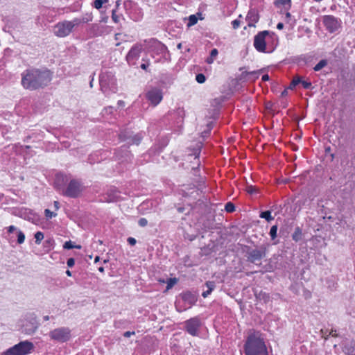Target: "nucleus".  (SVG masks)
<instances>
[{
	"instance_id": "obj_1",
	"label": "nucleus",
	"mask_w": 355,
	"mask_h": 355,
	"mask_svg": "<svg viewBox=\"0 0 355 355\" xmlns=\"http://www.w3.org/2000/svg\"><path fill=\"white\" fill-rule=\"evenodd\" d=\"M21 84L25 89L35 90L43 88L51 81L52 76L49 70L30 69L21 74Z\"/></svg>"
},
{
	"instance_id": "obj_2",
	"label": "nucleus",
	"mask_w": 355,
	"mask_h": 355,
	"mask_svg": "<svg viewBox=\"0 0 355 355\" xmlns=\"http://www.w3.org/2000/svg\"><path fill=\"white\" fill-rule=\"evenodd\" d=\"M254 47L261 53H272L278 45V37L272 31L259 32L254 37Z\"/></svg>"
},
{
	"instance_id": "obj_3",
	"label": "nucleus",
	"mask_w": 355,
	"mask_h": 355,
	"mask_svg": "<svg viewBox=\"0 0 355 355\" xmlns=\"http://www.w3.org/2000/svg\"><path fill=\"white\" fill-rule=\"evenodd\" d=\"M243 349L245 355H268L263 339L256 334L248 336Z\"/></svg>"
},
{
	"instance_id": "obj_4",
	"label": "nucleus",
	"mask_w": 355,
	"mask_h": 355,
	"mask_svg": "<svg viewBox=\"0 0 355 355\" xmlns=\"http://www.w3.org/2000/svg\"><path fill=\"white\" fill-rule=\"evenodd\" d=\"M145 48L147 51L151 54V56L155 58V55H159L160 58H157L155 62H161L162 60H166L169 55V52L166 45L159 42L155 38H150L144 40Z\"/></svg>"
},
{
	"instance_id": "obj_5",
	"label": "nucleus",
	"mask_w": 355,
	"mask_h": 355,
	"mask_svg": "<svg viewBox=\"0 0 355 355\" xmlns=\"http://www.w3.org/2000/svg\"><path fill=\"white\" fill-rule=\"evenodd\" d=\"M3 231V237L11 245L14 243L21 245L25 241L24 233L15 225L6 227Z\"/></svg>"
},
{
	"instance_id": "obj_6",
	"label": "nucleus",
	"mask_w": 355,
	"mask_h": 355,
	"mask_svg": "<svg viewBox=\"0 0 355 355\" xmlns=\"http://www.w3.org/2000/svg\"><path fill=\"white\" fill-rule=\"evenodd\" d=\"M99 85L104 94L115 92L116 79L114 74L110 71H102L99 75Z\"/></svg>"
},
{
	"instance_id": "obj_7",
	"label": "nucleus",
	"mask_w": 355,
	"mask_h": 355,
	"mask_svg": "<svg viewBox=\"0 0 355 355\" xmlns=\"http://www.w3.org/2000/svg\"><path fill=\"white\" fill-rule=\"evenodd\" d=\"M33 348V343L28 340L21 341L2 352L1 355H27Z\"/></svg>"
},
{
	"instance_id": "obj_8",
	"label": "nucleus",
	"mask_w": 355,
	"mask_h": 355,
	"mask_svg": "<svg viewBox=\"0 0 355 355\" xmlns=\"http://www.w3.org/2000/svg\"><path fill=\"white\" fill-rule=\"evenodd\" d=\"M49 336L54 342L64 343L71 339V331L69 327H58L50 331Z\"/></svg>"
},
{
	"instance_id": "obj_9",
	"label": "nucleus",
	"mask_w": 355,
	"mask_h": 355,
	"mask_svg": "<svg viewBox=\"0 0 355 355\" xmlns=\"http://www.w3.org/2000/svg\"><path fill=\"white\" fill-rule=\"evenodd\" d=\"M84 190L81 181L72 179L69 182L66 189L62 191L64 196L76 198H78Z\"/></svg>"
},
{
	"instance_id": "obj_10",
	"label": "nucleus",
	"mask_w": 355,
	"mask_h": 355,
	"mask_svg": "<svg viewBox=\"0 0 355 355\" xmlns=\"http://www.w3.org/2000/svg\"><path fill=\"white\" fill-rule=\"evenodd\" d=\"M245 252L248 261L250 263H256L261 261L266 257V249L263 247L260 248H251L249 246L245 247Z\"/></svg>"
},
{
	"instance_id": "obj_11",
	"label": "nucleus",
	"mask_w": 355,
	"mask_h": 355,
	"mask_svg": "<svg viewBox=\"0 0 355 355\" xmlns=\"http://www.w3.org/2000/svg\"><path fill=\"white\" fill-rule=\"evenodd\" d=\"M38 326L36 318L33 315H30L23 320L21 330L25 334L31 335L35 332Z\"/></svg>"
},
{
	"instance_id": "obj_12",
	"label": "nucleus",
	"mask_w": 355,
	"mask_h": 355,
	"mask_svg": "<svg viewBox=\"0 0 355 355\" xmlns=\"http://www.w3.org/2000/svg\"><path fill=\"white\" fill-rule=\"evenodd\" d=\"M322 22L326 29L331 33L337 31L341 27L342 24L340 19L334 15H324Z\"/></svg>"
},
{
	"instance_id": "obj_13",
	"label": "nucleus",
	"mask_w": 355,
	"mask_h": 355,
	"mask_svg": "<svg viewBox=\"0 0 355 355\" xmlns=\"http://www.w3.org/2000/svg\"><path fill=\"white\" fill-rule=\"evenodd\" d=\"M201 325L202 323L200 318L194 317L184 322V329L191 336H198Z\"/></svg>"
},
{
	"instance_id": "obj_14",
	"label": "nucleus",
	"mask_w": 355,
	"mask_h": 355,
	"mask_svg": "<svg viewBox=\"0 0 355 355\" xmlns=\"http://www.w3.org/2000/svg\"><path fill=\"white\" fill-rule=\"evenodd\" d=\"M143 49V45L139 43H136L131 47L125 57L129 65L133 66L136 64V61L140 57Z\"/></svg>"
},
{
	"instance_id": "obj_15",
	"label": "nucleus",
	"mask_w": 355,
	"mask_h": 355,
	"mask_svg": "<svg viewBox=\"0 0 355 355\" xmlns=\"http://www.w3.org/2000/svg\"><path fill=\"white\" fill-rule=\"evenodd\" d=\"M144 132H139L136 134L122 132L120 134L121 140L126 141L128 145H139L144 138Z\"/></svg>"
},
{
	"instance_id": "obj_16",
	"label": "nucleus",
	"mask_w": 355,
	"mask_h": 355,
	"mask_svg": "<svg viewBox=\"0 0 355 355\" xmlns=\"http://www.w3.org/2000/svg\"><path fill=\"white\" fill-rule=\"evenodd\" d=\"M72 32L69 21H64L58 23L54 27V33L56 36L64 37L69 35Z\"/></svg>"
},
{
	"instance_id": "obj_17",
	"label": "nucleus",
	"mask_w": 355,
	"mask_h": 355,
	"mask_svg": "<svg viewBox=\"0 0 355 355\" xmlns=\"http://www.w3.org/2000/svg\"><path fill=\"white\" fill-rule=\"evenodd\" d=\"M146 98L155 107L157 106L163 98L162 89L159 88H152L146 94Z\"/></svg>"
},
{
	"instance_id": "obj_18",
	"label": "nucleus",
	"mask_w": 355,
	"mask_h": 355,
	"mask_svg": "<svg viewBox=\"0 0 355 355\" xmlns=\"http://www.w3.org/2000/svg\"><path fill=\"white\" fill-rule=\"evenodd\" d=\"M343 352L347 355H355V340L345 339L340 344Z\"/></svg>"
},
{
	"instance_id": "obj_19",
	"label": "nucleus",
	"mask_w": 355,
	"mask_h": 355,
	"mask_svg": "<svg viewBox=\"0 0 355 355\" xmlns=\"http://www.w3.org/2000/svg\"><path fill=\"white\" fill-rule=\"evenodd\" d=\"M105 200L108 202H116L120 198L119 191L114 187L107 189L105 193Z\"/></svg>"
},
{
	"instance_id": "obj_20",
	"label": "nucleus",
	"mask_w": 355,
	"mask_h": 355,
	"mask_svg": "<svg viewBox=\"0 0 355 355\" xmlns=\"http://www.w3.org/2000/svg\"><path fill=\"white\" fill-rule=\"evenodd\" d=\"M259 73L260 71H243L241 78L254 81L259 78Z\"/></svg>"
},
{
	"instance_id": "obj_21",
	"label": "nucleus",
	"mask_w": 355,
	"mask_h": 355,
	"mask_svg": "<svg viewBox=\"0 0 355 355\" xmlns=\"http://www.w3.org/2000/svg\"><path fill=\"white\" fill-rule=\"evenodd\" d=\"M246 20L248 21V25L249 26H254V24L259 20V16L254 12L250 11L248 13V15L246 17Z\"/></svg>"
},
{
	"instance_id": "obj_22",
	"label": "nucleus",
	"mask_w": 355,
	"mask_h": 355,
	"mask_svg": "<svg viewBox=\"0 0 355 355\" xmlns=\"http://www.w3.org/2000/svg\"><path fill=\"white\" fill-rule=\"evenodd\" d=\"M215 282L212 281H208L205 283V287L207 288L206 291H204L202 293V296L204 298L208 297L209 295L211 294L212 291L215 288Z\"/></svg>"
},
{
	"instance_id": "obj_23",
	"label": "nucleus",
	"mask_w": 355,
	"mask_h": 355,
	"mask_svg": "<svg viewBox=\"0 0 355 355\" xmlns=\"http://www.w3.org/2000/svg\"><path fill=\"white\" fill-rule=\"evenodd\" d=\"M276 7H282L288 10L291 7V0H275L274 2Z\"/></svg>"
},
{
	"instance_id": "obj_24",
	"label": "nucleus",
	"mask_w": 355,
	"mask_h": 355,
	"mask_svg": "<svg viewBox=\"0 0 355 355\" xmlns=\"http://www.w3.org/2000/svg\"><path fill=\"white\" fill-rule=\"evenodd\" d=\"M24 218L28 221H31L33 223H35V221L39 219L38 215L33 213L31 210H27L26 209L24 211Z\"/></svg>"
},
{
	"instance_id": "obj_25",
	"label": "nucleus",
	"mask_w": 355,
	"mask_h": 355,
	"mask_svg": "<svg viewBox=\"0 0 355 355\" xmlns=\"http://www.w3.org/2000/svg\"><path fill=\"white\" fill-rule=\"evenodd\" d=\"M201 148H202V144L200 143V144H198L197 148L195 149V150H194V153H193V155L194 156V159H196L197 161L196 163H197L198 166L197 167H193L192 168L193 170H196L200 166L199 155H200V153Z\"/></svg>"
},
{
	"instance_id": "obj_26",
	"label": "nucleus",
	"mask_w": 355,
	"mask_h": 355,
	"mask_svg": "<svg viewBox=\"0 0 355 355\" xmlns=\"http://www.w3.org/2000/svg\"><path fill=\"white\" fill-rule=\"evenodd\" d=\"M218 54V51L216 49H213L211 52L209 56L206 59V62L208 64H211L214 62L216 57Z\"/></svg>"
},
{
	"instance_id": "obj_27",
	"label": "nucleus",
	"mask_w": 355,
	"mask_h": 355,
	"mask_svg": "<svg viewBox=\"0 0 355 355\" xmlns=\"http://www.w3.org/2000/svg\"><path fill=\"white\" fill-rule=\"evenodd\" d=\"M292 239L293 240H294L295 241L297 242L299 241L300 240H301L302 239V230L297 227L295 228L293 235H292Z\"/></svg>"
},
{
	"instance_id": "obj_28",
	"label": "nucleus",
	"mask_w": 355,
	"mask_h": 355,
	"mask_svg": "<svg viewBox=\"0 0 355 355\" xmlns=\"http://www.w3.org/2000/svg\"><path fill=\"white\" fill-rule=\"evenodd\" d=\"M302 79L300 76H295L293 78L291 84L288 87V89H293L298 84L301 83Z\"/></svg>"
},
{
	"instance_id": "obj_29",
	"label": "nucleus",
	"mask_w": 355,
	"mask_h": 355,
	"mask_svg": "<svg viewBox=\"0 0 355 355\" xmlns=\"http://www.w3.org/2000/svg\"><path fill=\"white\" fill-rule=\"evenodd\" d=\"M327 60H321L319 61V62L318 64H315V66L313 67V70L315 71H320V69H322L323 67H324L325 66H327Z\"/></svg>"
},
{
	"instance_id": "obj_30",
	"label": "nucleus",
	"mask_w": 355,
	"mask_h": 355,
	"mask_svg": "<svg viewBox=\"0 0 355 355\" xmlns=\"http://www.w3.org/2000/svg\"><path fill=\"white\" fill-rule=\"evenodd\" d=\"M260 217L261 218L266 219L267 221H271L274 219V218L271 216L270 211H265L260 214Z\"/></svg>"
},
{
	"instance_id": "obj_31",
	"label": "nucleus",
	"mask_w": 355,
	"mask_h": 355,
	"mask_svg": "<svg viewBox=\"0 0 355 355\" xmlns=\"http://www.w3.org/2000/svg\"><path fill=\"white\" fill-rule=\"evenodd\" d=\"M63 248L64 249H67V250H70V249H73V248L80 249L81 246L79 245H73L71 241H68L64 243Z\"/></svg>"
},
{
	"instance_id": "obj_32",
	"label": "nucleus",
	"mask_w": 355,
	"mask_h": 355,
	"mask_svg": "<svg viewBox=\"0 0 355 355\" xmlns=\"http://www.w3.org/2000/svg\"><path fill=\"white\" fill-rule=\"evenodd\" d=\"M108 2V0H94V1L93 2V4L92 6L96 8V9H101L103 6V3H107Z\"/></svg>"
},
{
	"instance_id": "obj_33",
	"label": "nucleus",
	"mask_w": 355,
	"mask_h": 355,
	"mask_svg": "<svg viewBox=\"0 0 355 355\" xmlns=\"http://www.w3.org/2000/svg\"><path fill=\"white\" fill-rule=\"evenodd\" d=\"M198 22V18L195 15L189 17L187 26L190 27L195 25Z\"/></svg>"
},
{
	"instance_id": "obj_34",
	"label": "nucleus",
	"mask_w": 355,
	"mask_h": 355,
	"mask_svg": "<svg viewBox=\"0 0 355 355\" xmlns=\"http://www.w3.org/2000/svg\"><path fill=\"white\" fill-rule=\"evenodd\" d=\"M277 229H278L277 225H273L271 227L269 234H270L272 240H275L276 239Z\"/></svg>"
},
{
	"instance_id": "obj_35",
	"label": "nucleus",
	"mask_w": 355,
	"mask_h": 355,
	"mask_svg": "<svg viewBox=\"0 0 355 355\" xmlns=\"http://www.w3.org/2000/svg\"><path fill=\"white\" fill-rule=\"evenodd\" d=\"M44 215L47 220H49L53 217L57 216V213L55 211H51L49 209H44Z\"/></svg>"
},
{
	"instance_id": "obj_36",
	"label": "nucleus",
	"mask_w": 355,
	"mask_h": 355,
	"mask_svg": "<svg viewBox=\"0 0 355 355\" xmlns=\"http://www.w3.org/2000/svg\"><path fill=\"white\" fill-rule=\"evenodd\" d=\"M121 17H123L122 15H117L116 10H112V19L114 23H119Z\"/></svg>"
},
{
	"instance_id": "obj_37",
	"label": "nucleus",
	"mask_w": 355,
	"mask_h": 355,
	"mask_svg": "<svg viewBox=\"0 0 355 355\" xmlns=\"http://www.w3.org/2000/svg\"><path fill=\"white\" fill-rule=\"evenodd\" d=\"M35 243L40 244L44 239V234L42 232H37L34 235Z\"/></svg>"
},
{
	"instance_id": "obj_38",
	"label": "nucleus",
	"mask_w": 355,
	"mask_h": 355,
	"mask_svg": "<svg viewBox=\"0 0 355 355\" xmlns=\"http://www.w3.org/2000/svg\"><path fill=\"white\" fill-rule=\"evenodd\" d=\"M178 280L176 278H169L168 279L167 282H166V289L167 290H169L171 289L176 283H177Z\"/></svg>"
},
{
	"instance_id": "obj_39",
	"label": "nucleus",
	"mask_w": 355,
	"mask_h": 355,
	"mask_svg": "<svg viewBox=\"0 0 355 355\" xmlns=\"http://www.w3.org/2000/svg\"><path fill=\"white\" fill-rule=\"evenodd\" d=\"M225 210L229 213L233 212L235 210V206L232 202H228L225 206Z\"/></svg>"
},
{
	"instance_id": "obj_40",
	"label": "nucleus",
	"mask_w": 355,
	"mask_h": 355,
	"mask_svg": "<svg viewBox=\"0 0 355 355\" xmlns=\"http://www.w3.org/2000/svg\"><path fill=\"white\" fill-rule=\"evenodd\" d=\"M69 23L71 24V28L73 30V28L75 26H78L80 24H82L81 19L80 18H74L73 20L69 21Z\"/></svg>"
},
{
	"instance_id": "obj_41",
	"label": "nucleus",
	"mask_w": 355,
	"mask_h": 355,
	"mask_svg": "<svg viewBox=\"0 0 355 355\" xmlns=\"http://www.w3.org/2000/svg\"><path fill=\"white\" fill-rule=\"evenodd\" d=\"M196 80L198 83H204L206 80L205 76L203 73H198L196 76Z\"/></svg>"
},
{
	"instance_id": "obj_42",
	"label": "nucleus",
	"mask_w": 355,
	"mask_h": 355,
	"mask_svg": "<svg viewBox=\"0 0 355 355\" xmlns=\"http://www.w3.org/2000/svg\"><path fill=\"white\" fill-rule=\"evenodd\" d=\"M182 298L184 300H189L190 302L194 301V298L191 293H185L183 294Z\"/></svg>"
},
{
	"instance_id": "obj_43",
	"label": "nucleus",
	"mask_w": 355,
	"mask_h": 355,
	"mask_svg": "<svg viewBox=\"0 0 355 355\" xmlns=\"http://www.w3.org/2000/svg\"><path fill=\"white\" fill-rule=\"evenodd\" d=\"M92 20V15L90 14H86L82 19L81 21L82 23H87L89 21H91Z\"/></svg>"
},
{
	"instance_id": "obj_44",
	"label": "nucleus",
	"mask_w": 355,
	"mask_h": 355,
	"mask_svg": "<svg viewBox=\"0 0 355 355\" xmlns=\"http://www.w3.org/2000/svg\"><path fill=\"white\" fill-rule=\"evenodd\" d=\"M301 84L302 85V87L306 89H311V83L310 81H307V80H302L301 81Z\"/></svg>"
},
{
	"instance_id": "obj_45",
	"label": "nucleus",
	"mask_w": 355,
	"mask_h": 355,
	"mask_svg": "<svg viewBox=\"0 0 355 355\" xmlns=\"http://www.w3.org/2000/svg\"><path fill=\"white\" fill-rule=\"evenodd\" d=\"M241 21L238 19H236L232 21V26L234 29H237L240 27Z\"/></svg>"
},
{
	"instance_id": "obj_46",
	"label": "nucleus",
	"mask_w": 355,
	"mask_h": 355,
	"mask_svg": "<svg viewBox=\"0 0 355 355\" xmlns=\"http://www.w3.org/2000/svg\"><path fill=\"white\" fill-rule=\"evenodd\" d=\"M147 224H148V220L145 218H141L138 220V225L140 227H146L147 225Z\"/></svg>"
},
{
	"instance_id": "obj_47",
	"label": "nucleus",
	"mask_w": 355,
	"mask_h": 355,
	"mask_svg": "<svg viewBox=\"0 0 355 355\" xmlns=\"http://www.w3.org/2000/svg\"><path fill=\"white\" fill-rule=\"evenodd\" d=\"M246 191L250 194H253L257 192V189H256V187H254L252 185H250L246 187Z\"/></svg>"
},
{
	"instance_id": "obj_48",
	"label": "nucleus",
	"mask_w": 355,
	"mask_h": 355,
	"mask_svg": "<svg viewBox=\"0 0 355 355\" xmlns=\"http://www.w3.org/2000/svg\"><path fill=\"white\" fill-rule=\"evenodd\" d=\"M67 264L68 267H69V268L73 267L75 264V259L73 258L68 259V260L67 261Z\"/></svg>"
},
{
	"instance_id": "obj_49",
	"label": "nucleus",
	"mask_w": 355,
	"mask_h": 355,
	"mask_svg": "<svg viewBox=\"0 0 355 355\" xmlns=\"http://www.w3.org/2000/svg\"><path fill=\"white\" fill-rule=\"evenodd\" d=\"M150 65L149 60H146V62H144L141 64L140 67L145 71H147L148 66Z\"/></svg>"
},
{
	"instance_id": "obj_50",
	"label": "nucleus",
	"mask_w": 355,
	"mask_h": 355,
	"mask_svg": "<svg viewBox=\"0 0 355 355\" xmlns=\"http://www.w3.org/2000/svg\"><path fill=\"white\" fill-rule=\"evenodd\" d=\"M128 243L130 245H134L136 244V239L133 237H128Z\"/></svg>"
},
{
	"instance_id": "obj_51",
	"label": "nucleus",
	"mask_w": 355,
	"mask_h": 355,
	"mask_svg": "<svg viewBox=\"0 0 355 355\" xmlns=\"http://www.w3.org/2000/svg\"><path fill=\"white\" fill-rule=\"evenodd\" d=\"M135 331H125L124 334H123V336L124 337H126V338H129L132 335H135Z\"/></svg>"
},
{
	"instance_id": "obj_52",
	"label": "nucleus",
	"mask_w": 355,
	"mask_h": 355,
	"mask_svg": "<svg viewBox=\"0 0 355 355\" xmlns=\"http://www.w3.org/2000/svg\"><path fill=\"white\" fill-rule=\"evenodd\" d=\"M328 336H335V337L338 336V335L336 334V330L331 328Z\"/></svg>"
},
{
	"instance_id": "obj_53",
	"label": "nucleus",
	"mask_w": 355,
	"mask_h": 355,
	"mask_svg": "<svg viewBox=\"0 0 355 355\" xmlns=\"http://www.w3.org/2000/svg\"><path fill=\"white\" fill-rule=\"evenodd\" d=\"M53 205L55 211H58L60 209V203L58 201H54Z\"/></svg>"
},
{
	"instance_id": "obj_54",
	"label": "nucleus",
	"mask_w": 355,
	"mask_h": 355,
	"mask_svg": "<svg viewBox=\"0 0 355 355\" xmlns=\"http://www.w3.org/2000/svg\"><path fill=\"white\" fill-rule=\"evenodd\" d=\"M261 79L263 81H268V80H269L270 77H269L268 74H264L262 76Z\"/></svg>"
},
{
	"instance_id": "obj_55",
	"label": "nucleus",
	"mask_w": 355,
	"mask_h": 355,
	"mask_svg": "<svg viewBox=\"0 0 355 355\" xmlns=\"http://www.w3.org/2000/svg\"><path fill=\"white\" fill-rule=\"evenodd\" d=\"M122 148H125V150H126L125 155H126V157H127L128 159H130V157H132V155L130 154V152H128V151L127 150V147H125V146H123Z\"/></svg>"
},
{
	"instance_id": "obj_56",
	"label": "nucleus",
	"mask_w": 355,
	"mask_h": 355,
	"mask_svg": "<svg viewBox=\"0 0 355 355\" xmlns=\"http://www.w3.org/2000/svg\"><path fill=\"white\" fill-rule=\"evenodd\" d=\"M113 110H114V107L112 106L105 108V110L106 111V112H109V113H112Z\"/></svg>"
},
{
	"instance_id": "obj_57",
	"label": "nucleus",
	"mask_w": 355,
	"mask_h": 355,
	"mask_svg": "<svg viewBox=\"0 0 355 355\" xmlns=\"http://www.w3.org/2000/svg\"><path fill=\"white\" fill-rule=\"evenodd\" d=\"M283 28H284V24L283 23L279 22V23L277 24V29L282 30V29H283Z\"/></svg>"
},
{
	"instance_id": "obj_58",
	"label": "nucleus",
	"mask_w": 355,
	"mask_h": 355,
	"mask_svg": "<svg viewBox=\"0 0 355 355\" xmlns=\"http://www.w3.org/2000/svg\"><path fill=\"white\" fill-rule=\"evenodd\" d=\"M117 104H118V105H119V106H120V107H123V106L125 105V103H124V101H122V100H119V101H118Z\"/></svg>"
},
{
	"instance_id": "obj_59",
	"label": "nucleus",
	"mask_w": 355,
	"mask_h": 355,
	"mask_svg": "<svg viewBox=\"0 0 355 355\" xmlns=\"http://www.w3.org/2000/svg\"><path fill=\"white\" fill-rule=\"evenodd\" d=\"M92 28L94 31L98 30V29L99 28V25H98V24H92Z\"/></svg>"
},
{
	"instance_id": "obj_60",
	"label": "nucleus",
	"mask_w": 355,
	"mask_h": 355,
	"mask_svg": "<svg viewBox=\"0 0 355 355\" xmlns=\"http://www.w3.org/2000/svg\"><path fill=\"white\" fill-rule=\"evenodd\" d=\"M288 94V91H287V89H285L284 91H282V94H281V96H286Z\"/></svg>"
},
{
	"instance_id": "obj_61",
	"label": "nucleus",
	"mask_w": 355,
	"mask_h": 355,
	"mask_svg": "<svg viewBox=\"0 0 355 355\" xmlns=\"http://www.w3.org/2000/svg\"><path fill=\"white\" fill-rule=\"evenodd\" d=\"M56 178H57V180H59L60 178H62V180H64V175H62H62H58Z\"/></svg>"
},
{
	"instance_id": "obj_62",
	"label": "nucleus",
	"mask_w": 355,
	"mask_h": 355,
	"mask_svg": "<svg viewBox=\"0 0 355 355\" xmlns=\"http://www.w3.org/2000/svg\"><path fill=\"white\" fill-rule=\"evenodd\" d=\"M141 18V15H138L137 17H134L133 19L135 21H139V20H140Z\"/></svg>"
},
{
	"instance_id": "obj_63",
	"label": "nucleus",
	"mask_w": 355,
	"mask_h": 355,
	"mask_svg": "<svg viewBox=\"0 0 355 355\" xmlns=\"http://www.w3.org/2000/svg\"><path fill=\"white\" fill-rule=\"evenodd\" d=\"M98 271L101 272H104V267L103 266H101L98 268Z\"/></svg>"
},
{
	"instance_id": "obj_64",
	"label": "nucleus",
	"mask_w": 355,
	"mask_h": 355,
	"mask_svg": "<svg viewBox=\"0 0 355 355\" xmlns=\"http://www.w3.org/2000/svg\"><path fill=\"white\" fill-rule=\"evenodd\" d=\"M66 274L67 276L71 277V272L69 270L66 271Z\"/></svg>"
}]
</instances>
